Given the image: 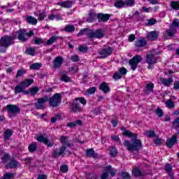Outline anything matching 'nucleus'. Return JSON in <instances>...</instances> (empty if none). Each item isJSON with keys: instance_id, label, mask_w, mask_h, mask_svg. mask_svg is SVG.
<instances>
[{"instance_id": "obj_15", "label": "nucleus", "mask_w": 179, "mask_h": 179, "mask_svg": "<svg viewBox=\"0 0 179 179\" xmlns=\"http://www.w3.org/2000/svg\"><path fill=\"white\" fill-rule=\"evenodd\" d=\"M71 110L72 113H80L83 109L80 107V103L78 101H75L71 104Z\"/></svg>"}, {"instance_id": "obj_24", "label": "nucleus", "mask_w": 179, "mask_h": 179, "mask_svg": "<svg viewBox=\"0 0 179 179\" xmlns=\"http://www.w3.org/2000/svg\"><path fill=\"white\" fill-rule=\"evenodd\" d=\"M99 90L103 92V93H109L110 92V87H108L107 83H101L99 86Z\"/></svg>"}, {"instance_id": "obj_26", "label": "nucleus", "mask_w": 179, "mask_h": 179, "mask_svg": "<svg viewBox=\"0 0 179 179\" xmlns=\"http://www.w3.org/2000/svg\"><path fill=\"white\" fill-rule=\"evenodd\" d=\"M60 80L65 83L71 82V78L66 75V71H62L61 73Z\"/></svg>"}, {"instance_id": "obj_43", "label": "nucleus", "mask_w": 179, "mask_h": 179, "mask_svg": "<svg viewBox=\"0 0 179 179\" xmlns=\"http://www.w3.org/2000/svg\"><path fill=\"white\" fill-rule=\"evenodd\" d=\"M58 36H53L50 38H49L46 43V45H51V44H54L55 43V41L57 40Z\"/></svg>"}, {"instance_id": "obj_59", "label": "nucleus", "mask_w": 179, "mask_h": 179, "mask_svg": "<svg viewBox=\"0 0 179 179\" xmlns=\"http://www.w3.org/2000/svg\"><path fill=\"white\" fill-rule=\"evenodd\" d=\"M78 100H79L80 103L83 106H86V103H87V101H86V99H85V98L83 97L76 98V101H78Z\"/></svg>"}, {"instance_id": "obj_51", "label": "nucleus", "mask_w": 179, "mask_h": 179, "mask_svg": "<svg viewBox=\"0 0 179 179\" xmlns=\"http://www.w3.org/2000/svg\"><path fill=\"white\" fill-rule=\"evenodd\" d=\"M154 87L155 85L152 83H150L145 85V89H147L148 92H153Z\"/></svg>"}, {"instance_id": "obj_25", "label": "nucleus", "mask_w": 179, "mask_h": 179, "mask_svg": "<svg viewBox=\"0 0 179 179\" xmlns=\"http://www.w3.org/2000/svg\"><path fill=\"white\" fill-rule=\"evenodd\" d=\"M74 2L72 1H63L62 3H59L58 5H60V6H62V8H72V5H73Z\"/></svg>"}, {"instance_id": "obj_29", "label": "nucleus", "mask_w": 179, "mask_h": 179, "mask_svg": "<svg viewBox=\"0 0 179 179\" xmlns=\"http://www.w3.org/2000/svg\"><path fill=\"white\" fill-rule=\"evenodd\" d=\"M160 82L162 83V85H164V86H170V85L173 83V78H169L166 79L164 78H160Z\"/></svg>"}, {"instance_id": "obj_17", "label": "nucleus", "mask_w": 179, "mask_h": 179, "mask_svg": "<svg viewBox=\"0 0 179 179\" xmlns=\"http://www.w3.org/2000/svg\"><path fill=\"white\" fill-rule=\"evenodd\" d=\"M145 61L147 64H149L150 65H153L157 63V59L156 57L150 54L145 56Z\"/></svg>"}, {"instance_id": "obj_32", "label": "nucleus", "mask_w": 179, "mask_h": 179, "mask_svg": "<svg viewBox=\"0 0 179 179\" xmlns=\"http://www.w3.org/2000/svg\"><path fill=\"white\" fill-rule=\"evenodd\" d=\"M28 150L30 152V153H34L36 150H37V143H32L28 146Z\"/></svg>"}, {"instance_id": "obj_18", "label": "nucleus", "mask_w": 179, "mask_h": 179, "mask_svg": "<svg viewBox=\"0 0 179 179\" xmlns=\"http://www.w3.org/2000/svg\"><path fill=\"white\" fill-rule=\"evenodd\" d=\"M148 45V42L143 38L137 39L135 42V47L137 48H142L143 47H146Z\"/></svg>"}, {"instance_id": "obj_57", "label": "nucleus", "mask_w": 179, "mask_h": 179, "mask_svg": "<svg viewBox=\"0 0 179 179\" xmlns=\"http://www.w3.org/2000/svg\"><path fill=\"white\" fill-rule=\"evenodd\" d=\"M139 11H136L131 17V19H133L134 20H138V19L139 18Z\"/></svg>"}, {"instance_id": "obj_9", "label": "nucleus", "mask_w": 179, "mask_h": 179, "mask_svg": "<svg viewBox=\"0 0 179 179\" xmlns=\"http://www.w3.org/2000/svg\"><path fill=\"white\" fill-rule=\"evenodd\" d=\"M37 141L44 143L48 148H52V146H54V142L48 139V138L44 137V136H39L37 138Z\"/></svg>"}, {"instance_id": "obj_8", "label": "nucleus", "mask_w": 179, "mask_h": 179, "mask_svg": "<svg viewBox=\"0 0 179 179\" xmlns=\"http://www.w3.org/2000/svg\"><path fill=\"white\" fill-rule=\"evenodd\" d=\"M66 150V147H65V145L62 146L59 149L54 150L53 152L52 153V159H58L59 156H62V157H64Z\"/></svg>"}, {"instance_id": "obj_42", "label": "nucleus", "mask_w": 179, "mask_h": 179, "mask_svg": "<svg viewBox=\"0 0 179 179\" xmlns=\"http://www.w3.org/2000/svg\"><path fill=\"white\" fill-rule=\"evenodd\" d=\"M30 69L38 71L41 68V63H34L29 66Z\"/></svg>"}, {"instance_id": "obj_39", "label": "nucleus", "mask_w": 179, "mask_h": 179, "mask_svg": "<svg viewBox=\"0 0 179 179\" xmlns=\"http://www.w3.org/2000/svg\"><path fill=\"white\" fill-rule=\"evenodd\" d=\"M165 105L168 108H174L176 107V105L174 104V101H173V99H168L165 102Z\"/></svg>"}, {"instance_id": "obj_53", "label": "nucleus", "mask_w": 179, "mask_h": 179, "mask_svg": "<svg viewBox=\"0 0 179 179\" xmlns=\"http://www.w3.org/2000/svg\"><path fill=\"white\" fill-rule=\"evenodd\" d=\"M157 115H158V117H159V118H162V117H163V115H164V113H163V110H162L159 108H157L156 111H155Z\"/></svg>"}, {"instance_id": "obj_60", "label": "nucleus", "mask_w": 179, "mask_h": 179, "mask_svg": "<svg viewBox=\"0 0 179 179\" xmlns=\"http://www.w3.org/2000/svg\"><path fill=\"white\" fill-rule=\"evenodd\" d=\"M87 94H94L96 93V87H92L91 88L87 90Z\"/></svg>"}, {"instance_id": "obj_37", "label": "nucleus", "mask_w": 179, "mask_h": 179, "mask_svg": "<svg viewBox=\"0 0 179 179\" xmlns=\"http://www.w3.org/2000/svg\"><path fill=\"white\" fill-rule=\"evenodd\" d=\"M87 37H88L90 40H93V38H96L95 31L88 29V31H87Z\"/></svg>"}, {"instance_id": "obj_6", "label": "nucleus", "mask_w": 179, "mask_h": 179, "mask_svg": "<svg viewBox=\"0 0 179 179\" xmlns=\"http://www.w3.org/2000/svg\"><path fill=\"white\" fill-rule=\"evenodd\" d=\"M47 101H48V96L47 95L38 98L37 101L34 103L35 108L36 110H44L45 108V103Z\"/></svg>"}, {"instance_id": "obj_48", "label": "nucleus", "mask_w": 179, "mask_h": 179, "mask_svg": "<svg viewBox=\"0 0 179 179\" xmlns=\"http://www.w3.org/2000/svg\"><path fill=\"white\" fill-rule=\"evenodd\" d=\"M13 177H15L14 173L8 172L3 175V179H12Z\"/></svg>"}, {"instance_id": "obj_16", "label": "nucleus", "mask_w": 179, "mask_h": 179, "mask_svg": "<svg viewBox=\"0 0 179 179\" xmlns=\"http://www.w3.org/2000/svg\"><path fill=\"white\" fill-rule=\"evenodd\" d=\"M158 37L159 32L157 31H150L147 34V38L148 40H150V41H156Z\"/></svg>"}, {"instance_id": "obj_33", "label": "nucleus", "mask_w": 179, "mask_h": 179, "mask_svg": "<svg viewBox=\"0 0 179 179\" xmlns=\"http://www.w3.org/2000/svg\"><path fill=\"white\" fill-rule=\"evenodd\" d=\"M25 54L34 57V55H36V48H29L26 50Z\"/></svg>"}, {"instance_id": "obj_41", "label": "nucleus", "mask_w": 179, "mask_h": 179, "mask_svg": "<svg viewBox=\"0 0 179 179\" xmlns=\"http://www.w3.org/2000/svg\"><path fill=\"white\" fill-rule=\"evenodd\" d=\"M38 90H40V89L37 86H35V87L31 88L29 90L30 96H36V94L38 92Z\"/></svg>"}, {"instance_id": "obj_47", "label": "nucleus", "mask_w": 179, "mask_h": 179, "mask_svg": "<svg viewBox=\"0 0 179 179\" xmlns=\"http://www.w3.org/2000/svg\"><path fill=\"white\" fill-rule=\"evenodd\" d=\"M89 48L86 45H81L78 48V51H80V52H87Z\"/></svg>"}, {"instance_id": "obj_52", "label": "nucleus", "mask_w": 179, "mask_h": 179, "mask_svg": "<svg viewBox=\"0 0 179 179\" xmlns=\"http://www.w3.org/2000/svg\"><path fill=\"white\" fill-rule=\"evenodd\" d=\"M99 176L96 173H87V179H97Z\"/></svg>"}, {"instance_id": "obj_23", "label": "nucleus", "mask_w": 179, "mask_h": 179, "mask_svg": "<svg viewBox=\"0 0 179 179\" xmlns=\"http://www.w3.org/2000/svg\"><path fill=\"white\" fill-rule=\"evenodd\" d=\"M76 125L82 127V125H83V122H82V120H78L74 122L67 123L66 127H69V128H75Z\"/></svg>"}, {"instance_id": "obj_44", "label": "nucleus", "mask_w": 179, "mask_h": 179, "mask_svg": "<svg viewBox=\"0 0 179 179\" xmlns=\"http://www.w3.org/2000/svg\"><path fill=\"white\" fill-rule=\"evenodd\" d=\"M24 74H26V70H24V69H21L17 71L15 78H22Z\"/></svg>"}, {"instance_id": "obj_14", "label": "nucleus", "mask_w": 179, "mask_h": 179, "mask_svg": "<svg viewBox=\"0 0 179 179\" xmlns=\"http://www.w3.org/2000/svg\"><path fill=\"white\" fill-rule=\"evenodd\" d=\"M19 166H20V163L16 159L12 158L9 163L6 165V169H17Z\"/></svg>"}, {"instance_id": "obj_5", "label": "nucleus", "mask_w": 179, "mask_h": 179, "mask_svg": "<svg viewBox=\"0 0 179 179\" xmlns=\"http://www.w3.org/2000/svg\"><path fill=\"white\" fill-rule=\"evenodd\" d=\"M6 108L9 114L10 118H13V117L16 116V114H20V108L17 105L8 104Z\"/></svg>"}, {"instance_id": "obj_58", "label": "nucleus", "mask_w": 179, "mask_h": 179, "mask_svg": "<svg viewBox=\"0 0 179 179\" xmlns=\"http://www.w3.org/2000/svg\"><path fill=\"white\" fill-rule=\"evenodd\" d=\"M128 72V70L125 67H121L119 69V73L120 75L124 76V75Z\"/></svg>"}, {"instance_id": "obj_35", "label": "nucleus", "mask_w": 179, "mask_h": 179, "mask_svg": "<svg viewBox=\"0 0 179 179\" xmlns=\"http://www.w3.org/2000/svg\"><path fill=\"white\" fill-rule=\"evenodd\" d=\"M124 6H125V2L122 0H118L114 3V7L117 8L118 9L124 8Z\"/></svg>"}, {"instance_id": "obj_64", "label": "nucleus", "mask_w": 179, "mask_h": 179, "mask_svg": "<svg viewBox=\"0 0 179 179\" xmlns=\"http://www.w3.org/2000/svg\"><path fill=\"white\" fill-rule=\"evenodd\" d=\"M71 59L73 62H78V61H79V57L78 55H74L71 56Z\"/></svg>"}, {"instance_id": "obj_36", "label": "nucleus", "mask_w": 179, "mask_h": 179, "mask_svg": "<svg viewBox=\"0 0 179 179\" xmlns=\"http://www.w3.org/2000/svg\"><path fill=\"white\" fill-rule=\"evenodd\" d=\"M132 174L134 177H141L142 176V171L139 168H134L132 169Z\"/></svg>"}, {"instance_id": "obj_1", "label": "nucleus", "mask_w": 179, "mask_h": 179, "mask_svg": "<svg viewBox=\"0 0 179 179\" xmlns=\"http://www.w3.org/2000/svg\"><path fill=\"white\" fill-rule=\"evenodd\" d=\"M123 136L127 138H131V142L129 140H125L123 143L124 146L127 148L129 152H139V149L142 148V141L138 139V134H134L128 130H124L122 133Z\"/></svg>"}, {"instance_id": "obj_54", "label": "nucleus", "mask_w": 179, "mask_h": 179, "mask_svg": "<svg viewBox=\"0 0 179 179\" xmlns=\"http://www.w3.org/2000/svg\"><path fill=\"white\" fill-rule=\"evenodd\" d=\"M44 43V40L41 38H35L34 39V44L36 45H40V44H43Z\"/></svg>"}, {"instance_id": "obj_50", "label": "nucleus", "mask_w": 179, "mask_h": 179, "mask_svg": "<svg viewBox=\"0 0 179 179\" xmlns=\"http://www.w3.org/2000/svg\"><path fill=\"white\" fill-rule=\"evenodd\" d=\"M120 176L122 179H131V175L128 172L123 171L121 173Z\"/></svg>"}, {"instance_id": "obj_46", "label": "nucleus", "mask_w": 179, "mask_h": 179, "mask_svg": "<svg viewBox=\"0 0 179 179\" xmlns=\"http://www.w3.org/2000/svg\"><path fill=\"white\" fill-rule=\"evenodd\" d=\"M145 135L148 138H155V136H156V133L155 131L148 130L145 131Z\"/></svg>"}, {"instance_id": "obj_7", "label": "nucleus", "mask_w": 179, "mask_h": 179, "mask_svg": "<svg viewBox=\"0 0 179 179\" xmlns=\"http://www.w3.org/2000/svg\"><path fill=\"white\" fill-rule=\"evenodd\" d=\"M142 62V57L139 55H135L129 60V64L131 66L132 71H135L138 68V64Z\"/></svg>"}, {"instance_id": "obj_22", "label": "nucleus", "mask_w": 179, "mask_h": 179, "mask_svg": "<svg viewBox=\"0 0 179 179\" xmlns=\"http://www.w3.org/2000/svg\"><path fill=\"white\" fill-rule=\"evenodd\" d=\"M24 34H26V29H20L18 31V40L20 41H27V38H26V36H24Z\"/></svg>"}, {"instance_id": "obj_3", "label": "nucleus", "mask_w": 179, "mask_h": 179, "mask_svg": "<svg viewBox=\"0 0 179 179\" xmlns=\"http://www.w3.org/2000/svg\"><path fill=\"white\" fill-rule=\"evenodd\" d=\"M61 94L56 93L48 99L50 107L57 108L61 104L62 101Z\"/></svg>"}, {"instance_id": "obj_40", "label": "nucleus", "mask_w": 179, "mask_h": 179, "mask_svg": "<svg viewBox=\"0 0 179 179\" xmlns=\"http://www.w3.org/2000/svg\"><path fill=\"white\" fill-rule=\"evenodd\" d=\"M23 90H24V88H23L22 84H20V85H16L14 88L15 94H19V93L23 92Z\"/></svg>"}, {"instance_id": "obj_2", "label": "nucleus", "mask_w": 179, "mask_h": 179, "mask_svg": "<svg viewBox=\"0 0 179 179\" xmlns=\"http://www.w3.org/2000/svg\"><path fill=\"white\" fill-rule=\"evenodd\" d=\"M13 40H15L13 36H4L1 37L0 39V52H6V48L14 44Z\"/></svg>"}, {"instance_id": "obj_20", "label": "nucleus", "mask_w": 179, "mask_h": 179, "mask_svg": "<svg viewBox=\"0 0 179 179\" xmlns=\"http://www.w3.org/2000/svg\"><path fill=\"white\" fill-rule=\"evenodd\" d=\"M85 153L86 156L89 157H93L94 159H97V157H99V154L94 152V150H93V148L87 149Z\"/></svg>"}, {"instance_id": "obj_38", "label": "nucleus", "mask_w": 179, "mask_h": 179, "mask_svg": "<svg viewBox=\"0 0 179 179\" xmlns=\"http://www.w3.org/2000/svg\"><path fill=\"white\" fill-rule=\"evenodd\" d=\"M12 135H13V131H12L11 129L6 130L4 132V139L6 141H8V139H9V138H10Z\"/></svg>"}, {"instance_id": "obj_19", "label": "nucleus", "mask_w": 179, "mask_h": 179, "mask_svg": "<svg viewBox=\"0 0 179 179\" xmlns=\"http://www.w3.org/2000/svg\"><path fill=\"white\" fill-rule=\"evenodd\" d=\"M94 20H96V13H94V10H90L86 18V22H88V23H92Z\"/></svg>"}, {"instance_id": "obj_55", "label": "nucleus", "mask_w": 179, "mask_h": 179, "mask_svg": "<svg viewBox=\"0 0 179 179\" xmlns=\"http://www.w3.org/2000/svg\"><path fill=\"white\" fill-rule=\"evenodd\" d=\"M87 31H89V28L80 29V31L78 33L77 36L78 37H80V36H83L85 33H87Z\"/></svg>"}, {"instance_id": "obj_10", "label": "nucleus", "mask_w": 179, "mask_h": 179, "mask_svg": "<svg viewBox=\"0 0 179 179\" xmlns=\"http://www.w3.org/2000/svg\"><path fill=\"white\" fill-rule=\"evenodd\" d=\"M178 140H177V134H173L171 138H167L166 145L169 149H171L174 146V145H177Z\"/></svg>"}, {"instance_id": "obj_62", "label": "nucleus", "mask_w": 179, "mask_h": 179, "mask_svg": "<svg viewBox=\"0 0 179 179\" xmlns=\"http://www.w3.org/2000/svg\"><path fill=\"white\" fill-rule=\"evenodd\" d=\"M67 138H68L67 136H62V137H61V141H60L61 143H62V145H66V144L67 143V142H68V141H66V139H67Z\"/></svg>"}, {"instance_id": "obj_61", "label": "nucleus", "mask_w": 179, "mask_h": 179, "mask_svg": "<svg viewBox=\"0 0 179 179\" xmlns=\"http://www.w3.org/2000/svg\"><path fill=\"white\" fill-rule=\"evenodd\" d=\"M113 79H115V80H118L119 79H121V78H122V76H121L120 73L118 71H116L113 76Z\"/></svg>"}, {"instance_id": "obj_12", "label": "nucleus", "mask_w": 179, "mask_h": 179, "mask_svg": "<svg viewBox=\"0 0 179 179\" xmlns=\"http://www.w3.org/2000/svg\"><path fill=\"white\" fill-rule=\"evenodd\" d=\"M114 49L111 47H108V48L101 49L99 52V55H101V58H107L109 55L113 54V51Z\"/></svg>"}, {"instance_id": "obj_13", "label": "nucleus", "mask_w": 179, "mask_h": 179, "mask_svg": "<svg viewBox=\"0 0 179 179\" xmlns=\"http://www.w3.org/2000/svg\"><path fill=\"white\" fill-rule=\"evenodd\" d=\"M62 64H64V58L62 57L58 56L53 60V69H59Z\"/></svg>"}, {"instance_id": "obj_49", "label": "nucleus", "mask_w": 179, "mask_h": 179, "mask_svg": "<svg viewBox=\"0 0 179 179\" xmlns=\"http://www.w3.org/2000/svg\"><path fill=\"white\" fill-rule=\"evenodd\" d=\"M171 7L176 10H178L179 9V1H171Z\"/></svg>"}, {"instance_id": "obj_63", "label": "nucleus", "mask_w": 179, "mask_h": 179, "mask_svg": "<svg viewBox=\"0 0 179 179\" xmlns=\"http://www.w3.org/2000/svg\"><path fill=\"white\" fill-rule=\"evenodd\" d=\"M69 170L68 166L66 165H63L60 167V171H62V173H66Z\"/></svg>"}, {"instance_id": "obj_28", "label": "nucleus", "mask_w": 179, "mask_h": 179, "mask_svg": "<svg viewBox=\"0 0 179 179\" xmlns=\"http://www.w3.org/2000/svg\"><path fill=\"white\" fill-rule=\"evenodd\" d=\"M109 155L111 156V157H115L117 155H118V151L117 150V148L114 145L109 147Z\"/></svg>"}, {"instance_id": "obj_30", "label": "nucleus", "mask_w": 179, "mask_h": 179, "mask_svg": "<svg viewBox=\"0 0 179 179\" xmlns=\"http://www.w3.org/2000/svg\"><path fill=\"white\" fill-rule=\"evenodd\" d=\"M63 30L64 31H66V33H73V31H75V26L72 24H67Z\"/></svg>"}, {"instance_id": "obj_45", "label": "nucleus", "mask_w": 179, "mask_h": 179, "mask_svg": "<svg viewBox=\"0 0 179 179\" xmlns=\"http://www.w3.org/2000/svg\"><path fill=\"white\" fill-rule=\"evenodd\" d=\"M61 118H62L61 114L58 113L55 117H52L50 119V121L51 122H52V124H55V122H57V121H59Z\"/></svg>"}, {"instance_id": "obj_4", "label": "nucleus", "mask_w": 179, "mask_h": 179, "mask_svg": "<svg viewBox=\"0 0 179 179\" xmlns=\"http://www.w3.org/2000/svg\"><path fill=\"white\" fill-rule=\"evenodd\" d=\"M179 27V20H174L172 22V24L171 25L169 29L166 31V37H173L174 34L177 33V28Z\"/></svg>"}, {"instance_id": "obj_27", "label": "nucleus", "mask_w": 179, "mask_h": 179, "mask_svg": "<svg viewBox=\"0 0 179 179\" xmlns=\"http://www.w3.org/2000/svg\"><path fill=\"white\" fill-rule=\"evenodd\" d=\"M104 37V29H99L95 31V38H103Z\"/></svg>"}, {"instance_id": "obj_34", "label": "nucleus", "mask_w": 179, "mask_h": 179, "mask_svg": "<svg viewBox=\"0 0 179 179\" xmlns=\"http://www.w3.org/2000/svg\"><path fill=\"white\" fill-rule=\"evenodd\" d=\"M173 129H176V131H178V134H179V117L173 120Z\"/></svg>"}, {"instance_id": "obj_11", "label": "nucleus", "mask_w": 179, "mask_h": 179, "mask_svg": "<svg viewBox=\"0 0 179 179\" xmlns=\"http://www.w3.org/2000/svg\"><path fill=\"white\" fill-rule=\"evenodd\" d=\"M96 17L98 19L99 23H101V22L106 23V22H108V20H110V17H111V15L99 13L96 14Z\"/></svg>"}, {"instance_id": "obj_21", "label": "nucleus", "mask_w": 179, "mask_h": 179, "mask_svg": "<svg viewBox=\"0 0 179 179\" xmlns=\"http://www.w3.org/2000/svg\"><path fill=\"white\" fill-rule=\"evenodd\" d=\"M34 80L33 79L27 78L23 80L20 85L23 87L24 90V89H27V87H29V86H31V85H33Z\"/></svg>"}, {"instance_id": "obj_31", "label": "nucleus", "mask_w": 179, "mask_h": 179, "mask_svg": "<svg viewBox=\"0 0 179 179\" xmlns=\"http://www.w3.org/2000/svg\"><path fill=\"white\" fill-rule=\"evenodd\" d=\"M26 20L29 24H37V19L33 16H27Z\"/></svg>"}, {"instance_id": "obj_56", "label": "nucleus", "mask_w": 179, "mask_h": 179, "mask_svg": "<svg viewBox=\"0 0 179 179\" xmlns=\"http://www.w3.org/2000/svg\"><path fill=\"white\" fill-rule=\"evenodd\" d=\"M10 159L9 154H5L2 157V163L5 164Z\"/></svg>"}]
</instances>
